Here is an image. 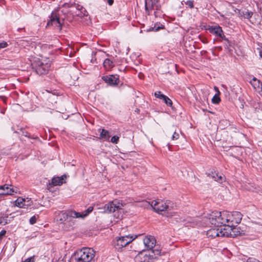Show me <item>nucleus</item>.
I'll use <instances>...</instances> for the list:
<instances>
[{
  "mask_svg": "<svg viewBox=\"0 0 262 262\" xmlns=\"http://www.w3.org/2000/svg\"><path fill=\"white\" fill-rule=\"evenodd\" d=\"M95 252L89 248H83L77 250L72 256L75 262H93Z\"/></svg>",
  "mask_w": 262,
  "mask_h": 262,
  "instance_id": "nucleus-1",
  "label": "nucleus"
},
{
  "mask_svg": "<svg viewBox=\"0 0 262 262\" xmlns=\"http://www.w3.org/2000/svg\"><path fill=\"white\" fill-rule=\"evenodd\" d=\"M161 250L155 249L151 251L139 252L134 258L135 262H152L160 255Z\"/></svg>",
  "mask_w": 262,
  "mask_h": 262,
  "instance_id": "nucleus-2",
  "label": "nucleus"
},
{
  "mask_svg": "<svg viewBox=\"0 0 262 262\" xmlns=\"http://www.w3.org/2000/svg\"><path fill=\"white\" fill-rule=\"evenodd\" d=\"M77 215H79L78 212L72 210L61 211L57 216V221L59 224H66L68 223L69 226H72L74 222L71 218H77Z\"/></svg>",
  "mask_w": 262,
  "mask_h": 262,
  "instance_id": "nucleus-3",
  "label": "nucleus"
},
{
  "mask_svg": "<svg viewBox=\"0 0 262 262\" xmlns=\"http://www.w3.org/2000/svg\"><path fill=\"white\" fill-rule=\"evenodd\" d=\"M159 0H145V11L147 15H150L152 11L155 17H160L162 14Z\"/></svg>",
  "mask_w": 262,
  "mask_h": 262,
  "instance_id": "nucleus-4",
  "label": "nucleus"
},
{
  "mask_svg": "<svg viewBox=\"0 0 262 262\" xmlns=\"http://www.w3.org/2000/svg\"><path fill=\"white\" fill-rule=\"evenodd\" d=\"M225 211H213L209 215L210 223L216 227L226 226Z\"/></svg>",
  "mask_w": 262,
  "mask_h": 262,
  "instance_id": "nucleus-5",
  "label": "nucleus"
},
{
  "mask_svg": "<svg viewBox=\"0 0 262 262\" xmlns=\"http://www.w3.org/2000/svg\"><path fill=\"white\" fill-rule=\"evenodd\" d=\"M172 202L167 200L165 202L161 200L152 201V209L156 212L159 213L162 211H169L176 207Z\"/></svg>",
  "mask_w": 262,
  "mask_h": 262,
  "instance_id": "nucleus-6",
  "label": "nucleus"
},
{
  "mask_svg": "<svg viewBox=\"0 0 262 262\" xmlns=\"http://www.w3.org/2000/svg\"><path fill=\"white\" fill-rule=\"evenodd\" d=\"M49 20L47 22V26H53L59 31L62 30L64 24V18H61L58 13V9L53 11L49 16Z\"/></svg>",
  "mask_w": 262,
  "mask_h": 262,
  "instance_id": "nucleus-7",
  "label": "nucleus"
},
{
  "mask_svg": "<svg viewBox=\"0 0 262 262\" xmlns=\"http://www.w3.org/2000/svg\"><path fill=\"white\" fill-rule=\"evenodd\" d=\"M226 213V226L231 228H234L241 223L242 219V214L238 211L230 212L225 211Z\"/></svg>",
  "mask_w": 262,
  "mask_h": 262,
  "instance_id": "nucleus-8",
  "label": "nucleus"
},
{
  "mask_svg": "<svg viewBox=\"0 0 262 262\" xmlns=\"http://www.w3.org/2000/svg\"><path fill=\"white\" fill-rule=\"evenodd\" d=\"M134 239L135 238L128 235L116 237L115 239L113 240V244L116 250H120L131 243Z\"/></svg>",
  "mask_w": 262,
  "mask_h": 262,
  "instance_id": "nucleus-9",
  "label": "nucleus"
},
{
  "mask_svg": "<svg viewBox=\"0 0 262 262\" xmlns=\"http://www.w3.org/2000/svg\"><path fill=\"white\" fill-rule=\"evenodd\" d=\"M32 68L37 74L43 75L48 73L50 65L47 63H44L42 61L38 60L32 64Z\"/></svg>",
  "mask_w": 262,
  "mask_h": 262,
  "instance_id": "nucleus-10",
  "label": "nucleus"
},
{
  "mask_svg": "<svg viewBox=\"0 0 262 262\" xmlns=\"http://www.w3.org/2000/svg\"><path fill=\"white\" fill-rule=\"evenodd\" d=\"M122 207L123 205L116 200L106 204L103 209L105 212L110 213L121 210Z\"/></svg>",
  "mask_w": 262,
  "mask_h": 262,
  "instance_id": "nucleus-11",
  "label": "nucleus"
},
{
  "mask_svg": "<svg viewBox=\"0 0 262 262\" xmlns=\"http://www.w3.org/2000/svg\"><path fill=\"white\" fill-rule=\"evenodd\" d=\"M102 79L108 85L112 86H117L120 82L119 76L117 74L105 75Z\"/></svg>",
  "mask_w": 262,
  "mask_h": 262,
  "instance_id": "nucleus-12",
  "label": "nucleus"
},
{
  "mask_svg": "<svg viewBox=\"0 0 262 262\" xmlns=\"http://www.w3.org/2000/svg\"><path fill=\"white\" fill-rule=\"evenodd\" d=\"M206 30L216 37H219L221 38L225 37V35L222 27L217 24L213 26H208Z\"/></svg>",
  "mask_w": 262,
  "mask_h": 262,
  "instance_id": "nucleus-13",
  "label": "nucleus"
},
{
  "mask_svg": "<svg viewBox=\"0 0 262 262\" xmlns=\"http://www.w3.org/2000/svg\"><path fill=\"white\" fill-rule=\"evenodd\" d=\"M143 243L147 248V251H151L155 249H158V248H156V240L153 236H147L144 239Z\"/></svg>",
  "mask_w": 262,
  "mask_h": 262,
  "instance_id": "nucleus-14",
  "label": "nucleus"
},
{
  "mask_svg": "<svg viewBox=\"0 0 262 262\" xmlns=\"http://www.w3.org/2000/svg\"><path fill=\"white\" fill-rule=\"evenodd\" d=\"M66 175H62L61 177H53L51 180V183H49L48 186V189L50 190V187L54 186H61L66 183Z\"/></svg>",
  "mask_w": 262,
  "mask_h": 262,
  "instance_id": "nucleus-15",
  "label": "nucleus"
},
{
  "mask_svg": "<svg viewBox=\"0 0 262 262\" xmlns=\"http://www.w3.org/2000/svg\"><path fill=\"white\" fill-rule=\"evenodd\" d=\"M11 186H12L8 184L0 186V189L2 190L0 192V195H13L14 193H16L17 189L16 188H14L13 187L10 188V187Z\"/></svg>",
  "mask_w": 262,
  "mask_h": 262,
  "instance_id": "nucleus-16",
  "label": "nucleus"
},
{
  "mask_svg": "<svg viewBox=\"0 0 262 262\" xmlns=\"http://www.w3.org/2000/svg\"><path fill=\"white\" fill-rule=\"evenodd\" d=\"M27 199V200L22 198H18L15 201V204L19 208H27L28 206H31L32 201L30 199H28V198Z\"/></svg>",
  "mask_w": 262,
  "mask_h": 262,
  "instance_id": "nucleus-17",
  "label": "nucleus"
},
{
  "mask_svg": "<svg viewBox=\"0 0 262 262\" xmlns=\"http://www.w3.org/2000/svg\"><path fill=\"white\" fill-rule=\"evenodd\" d=\"M235 12L238 14L239 17L247 19L249 20H250V19L252 17L253 14V12L249 11L247 9L241 10L236 9V10H235Z\"/></svg>",
  "mask_w": 262,
  "mask_h": 262,
  "instance_id": "nucleus-18",
  "label": "nucleus"
},
{
  "mask_svg": "<svg viewBox=\"0 0 262 262\" xmlns=\"http://www.w3.org/2000/svg\"><path fill=\"white\" fill-rule=\"evenodd\" d=\"M74 6L76 7L77 11V12H75V15L80 17H83L88 15V12L83 6L79 4H76Z\"/></svg>",
  "mask_w": 262,
  "mask_h": 262,
  "instance_id": "nucleus-19",
  "label": "nucleus"
},
{
  "mask_svg": "<svg viewBox=\"0 0 262 262\" xmlns=\"http://www.w3.org/2000/svg\"><path fill=\"white\" fill-rule=\"evenodd\" d=\"M164 28L165 27L163 25L160 23H156L155 24L154 27H150L148 28H146V29H144L143 31L145 32L158 31L161 29H164Z\"/></svg>",
  "mask_w": 262,
  "mask_h": 262,
  "instance_id": "nucleus-20",
  "label": "nucleus"
},
{
  "mask_svg": "<svg viewBox=\"0 0 262 262\" xmlns=\"http://www.w3.org/2000/svg\"><path fill=\"white\" fill-rule=\"evenodd\" d=\"M103 64L104 69L107 71L111 70L114 67V62L109 58L105 59Z\"/></svg>",
  "mask_w": 262,
  "mask_h": 262,
  "instance_id": "nucleus-21",
  "label": "nucleus"
},
{
  "mask_svg": "<svg viewBox=\"0 0 262 262\" xmlns=\"http://www.w3.org/2000/svg\"><path fill=\"white\" fill-rule=\"evenodd\" d=\"M222 39L224 40V46L225 49L227 50L228 52L231 53L232 52V49H231L232 46L231 42L225 36V37H222Z\"/></svg>",
  "mask_w": 262,
  "mask_h": 262,
  "instance_id": "nucleus-22",
  "label": "nucleus"
},
{
  "mask_svg": "<svg viewBox=\"0 0 262 262\" xmlns=\"http://www.w3.org/2000/svg\"><path fill=\"white\" fill-rule=\"evenodd\" d=\"M207 235L209 237H211L212 238L217 237L218 235V231L217 228H211L207 231Z\"/></svg>",
  "mask_w": 262,
  "mask_h": 262,
  "instance_id": "nucleus-23",
  "label": "nucleus"
},
{
  "mask_svg": "<svg viewBox=\"0 0 262 262\" xmlns=\"http://www.w3.org/2000/svg\"><path fill=\"white\" fill-rule=\"evenodd\" d=\"M250 83L253 86L254 89L257 90H259L261 82L260 80L257 79L255 77H253L250 81Z\"/></svg>",
  "mask_w": 262,
  "mask_h": 262,
  "instance_id": "nucleus-24",
  "label": "nucleus"
},
{
  "mask_svg": "<svg viewBox=\"0 0 262 262\" xmlns=\"http://www.w3.org/2000/svg\"><path fill=\"white\" fill-rule=\"evenodd\" d=\"M110 138L109 132L104 129H102L100 134V138L105 141H108Z\"/></svg>",
  "mask_w": 262,
  "mask_h": 262,
  "instance_id": "nucleus-25",
  "label": "nucleus"
},
{
  "mask_svg": "<svg viewBox=\"0 0 262 262\" xmlns=\"http://www.w3.org/2000/svg\"><path fill=\"white\" fill-rule=\"evenodd\" d=\"M93 210V207L92 206H90L86 210H85L83 212H78V213L79 215H77V218H84L90 212H91Z\"/></svg>",
  "mask_w": 262,
  "mask_h": 262,
  "instance_id": "nucleus-26",
  "label": "nucleus"
},
{
  "mask_svg": "<svg viewBox=\"0 0 262 262\" xmlns=\"http://www.w3.org/2000/svg\"><path fill=\"white\" fill-rule=\"evenodd\" d=\"M8 216L7 214H0V225H5L9 222H8Z\"/></svg>",
  "mask_w": 262,
  "mask_h": 262,
  "instance_id": "nucleus-27",
  "label": "nucleus"
},
{
  "mask_svg": "<svg viewBox=\"0 0 262 262\" xmlns=\"http://www.w3.org/2000/svg\"><path fill=\"white\" fill-rule=\"evenodd\" d=\"M218 235L217 237L228 236L229 233L226 231V229L217 228Z\"/></svg>",
  "mask_w": 262,
  "mask_h": 262,
  "instance_id": "nucleus-28",
  "label": "nucleus"
},
{
  "mask_svg": "<svg viewBox=\"0 0 262 262\" xmlns=\"http://www.w3.org/2000/svg\"><path fill=\"white\" fill-rule=\"evenodd\" d=\"M162 100L164 102L167 106H169L172 108H173L172 101L168 97L165 95Z\"/></svg>",
  "mask_w": 262,
  "mask_h": 262,
  "instance_id": "nucleus-29",
  "label": "nucleus"
},
{
  "mask_svg": "<svg viewBox=\"0 0 262 262\" xmlns=\"http://www.w3.org/2000/svg\"><path fill=\"white\" fill-rule=\"evenodd\" d=\"M140 206L146 208H152V201L151 202H149L147 201H143L141 202Z\"/></svg>",
  "mask_w": 262,
  "mask_h": 262,
  "instance_id": "nucleus-30",
  "label": "nucleus"
},
{
  "mask_svg": "<svg viewBox=\"0 0 262 262\" xmlns=\"http://www.w3.org/2000/svg\"><path fill=\"white\" fill-rule=\"evenodd\" d=\"M220 92L218 91V93H216L212 99V102L213 104H219L221 101L220 97Z\"/></svg>",
  "mask_w": 262,
  "mask_h": 262,
  "instance_id": "nucleus-31",
  "label": "nucleus"
},
{
  "mask_svg": "<svg viewBox=\"0 0 262 262\" xmlns=\"http://www.w3.org/2000/svg\"><path fill=\"white\" fill-rule=\"evenodd\" d=\"M219 174H220V173L214 170V171H211L210 172L208 173L207 174V176L209 177H211L214 181H215V179H216L217 178V177L219 176Z\"/></svg>",
  "mask_w": 262,
  "mask_h": 262,
  "instance_id": "nucleus-32",
  "label": "nucleus"
},
{
  "mask_svg": "<svg viewBox=\"0 0 262 262\" xmlns=\"http://www.w3.org/2000/svg\"><path fill=\"white\" fill-rule=\"evenodd\" d=\"M76 5V4L74 2L70 1L69 3H65L61 5V7L65 8H68L72 7Z\"/></svg>",
  "mask_w": 262,
  "mask_h": 262,
  "instance_id": "nucleus-33",
  "label": "nucleus"
},
{
  "mask_svg": "<svg viewBox=\"0 0 262 262\" xmlns=\"http://www.w3.org/2000/svg\"><path fill=\"white\" fill-rule=\"evenodd\" d=\"M226 178L224 175L223 174H220L217 177V178L215 179V181L219 183H222L223 182L225 181Z\"/></svg>",
  "mask_w": 262,
  "mask_h": 262,
  "instance_id": "nucleus-34",
  "label": "nucleus"
},
{
  "mask_svg": "<svg viewBox=\"0 0 262 262\" xmlns=\"http://www.w3.org/2000/svg\"><path fill=\"white\" fill-rule=\"evenodd\" d=\"M155 96L160 99H162L165 95L163 94L161 91H157L154 94Z\"/></svg>",
  "mask_w": 262,
  "mask_h": 262,
  "instance_id": "nucleus-35",
  "label": "nucleus"
},
{
  "mask_svg": "<svg viewBox=\"0 0 262 262\" xmlns=\"http://www.w3.org/2000/svg\"><path fill=\"white\" fill-rule=\"evenodd\" d=\"M185 4L187 6V7L189 8L193 9L194 8V4H193V1H187L186 2H185Z\"/></svg>",
  "mask_w": 262,
  "mask_h": 262,
  "instance_id": "nucleus-36",
  "label": "nucleus"
},
{
  "mask_svg": "<svg viewBox=\"0 0 262 262\" xmlns=\"http://www.w3.org/2000/svg\"><path fill=\"white\" fill-rule=\"evenodd\" d=\"M119 138L117 136H114L112 137L111 141L115 144H117L119 141Z\"/></svg>",
  "mask_w": 262,
  "mask_h": 262,
  "instance_id": "nucleus-37",
  "label": "nucleus"
},
{
  "mask_svg": "<svg viewBox=\"0 0 262 262\" xmlns=\"http://www.w3.org/2000/svg\"><path fill=\"white\" fill-rule=\"evenodd\" d=\"M36 217L35 215L32 216L29 220V223L31 225L34 224L36 222Z\"/></svg>",
  "mask_w": 262,
  "mask_h": 262,
  "instance_id": "nucleus-38",
  "label": "nucleus"
},
{
  "mask_svg": "<svg viewBox=\"0 0 262 262\" xmlns=\"http://www.w3.org/2000/svg\"><path fill=\"white\" fill-rule=\"evenodd\" d=\"M8 43L5 41H2L0 42V49L5 48L8 46Z\"/></svg>",
  "mask_w": 262,
  "mask_h": 262,
  "instance_id": "nucleus-39",
  "label": "nucleus"
},
{
  "mask_svg": "<svg viewBox=\"0 0 262 262\" xmlns=\"http://www.w3.org/2000/svg\"><path fill=\"white\" fill-rule=\"evenodd\" d=\"M7 231L5 230H2L0 232V241H1L3 238L5 236Z\"/></svg>",
  "mask_w": 262,
  "mask_h": 262,
  "instance_id": "nucleus-40",
  "label": "nucleus"
},
{
  "mask_svg": "<svg viewBox=\"0 0 262 262\" xmlns=\"http://www.w3.org/2000/svg\"><path fill=\"white\" fill-rule=\"evenodd\" d=\"M34 257L35 256L30 257L25 259V260L23 262H35Z\"/></svg>",
  "mask_w": 262,
  "mask_h": 262,
  "instance_id": "nucleus-41",
  "label": "nucleus"
},
{
  "mask_svg": "<svg viewBox=\"0 0 262 262\" xmlns=\"http://www.w3.org/2000/svg\"><path fill=\"white\" fill-rule=\"evenodd\" d=\"M179 138V134L176 132H174L172 136V140H177Z\"/></svg>",
  "mask_w": 262,
  "mask_h": 262,
  "instance_id": "nucleus-42",
  "label": "nucleus"
},
{
  "mask_svg": "<svg viewBox=\"0 0 262 262\" xmlns=\"http://www.w3.org/2000/svg\"><path fill=\"white\" fill-rule=\"evenodd\" d=\"M259 90H260L259 91V94L260 95L262 96V82H261V83L260 85Z\"/></svg>",
  "mask_w": 262,
  "mask_h": 262,
  "instance_id": "nucleus-43",
  "label": "nucleus"
},
{
  "mask_svg": "<svg viewBox=\"0 0 262 262\" xmlns=\"http://www.w3.org/2000/svg\"><path fill=\"white\" fill-rule=\"evenodd\" d=\"M214 89L217 92L216 93H218V91H219L218 88L215 86H214Z\"/></svg>",
  "mask_w": 262,
  "mask_h": 262,
  "instance_id": "nucleus-44",
  "label": "nucleus"
},
{
  "mask_svg": "<svg viewBox=\"0 0 262 262\" xmlns=\"http://www.w3.org/2000/svg\"><path fill=\"white\" fill-rule=\"evenodd\" d=\"M202 42H203L204 43H207V39H205L204 40H202Z\"/></svg>",
  "mask_w": 262,
  "mask_h": 262,
  "instance_id": "nucleus-45",
  "label": "nucleus"
},
{
  "mask_svg": "<svg viewBox=\"0 0 262 262\" xmlns=\"http://www.w3.org/2000/svg\"><path fill=\"white\" fill-rule=\"evenodd\" d=\"M259 55H260V57L262 58V51H260L259 52Z\"/></svg>",
  "mask_w": 262,
  "mask_h": 262,
  "instance_id": "nucleus-46",
  "label": "nucleus"
},
{
  "mask_svg": "<svg viewBox=\"0 0 262 262\" xmlns=\"http://www.w3.org/2000/svg\"><path fill=\"white\" fill-rule=\"evenodd\" d=\"M23 29H24V28H18V31H20V30H21Z\"/></svg>",
  "mask_w": 262,
  "mask_h": 262,
  "instance_id": "nucleus-47",
  "label": "nucleus"
},
{
  "mask_svg": "<svg viewBox=\"0 0 262 262\" xmlns=\"http://www.w3.org/2000/svg\"><path fill=\"white\" fill-rule=\"evenodd\" d=\"M167 145H168V147L169 149H170V145H169V144H168Z\"/></svg>",
  "mask_w": 262,
  "mask_h": 262,
  "instance_id": "nucleus-48",
  "label": "nucleus"
}]
</instances>
